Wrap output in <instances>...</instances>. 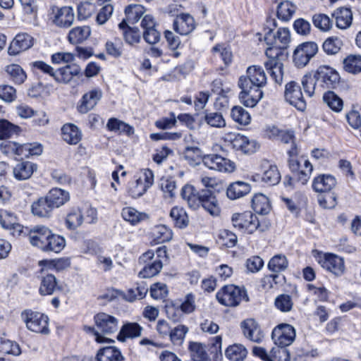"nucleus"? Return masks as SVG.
<instances>
[{"label":"nucleus","instance_id":"nucleus-1","mask_svg":"<svg viewBox=\"0 0 361 361\" xmlns=\"http://www.w3.org/2000/svg\"><path fill=\"white\" fill-rule=\"evenodd\" d=\"M181 196L188 206L193 209H197L201 205L213 216H217L220 214V208L216 197L209 188L202 190L200 193H197L192 185H187L182 188Z\"/></svg>","mask_w":361,"mask_h":361},{"label":"nucleus","instance_id":"nucleus-2","mask_svg":"<svg viewBox=\"0 0 361 361\" xmlns=\"http://www.w3.org/2000/svg\"><path fill=\"white\" fill-rule=\"evenodd\" d=\"M97 329L94 327H86V330L93 334L97 343L114 342L113 340L100 334H112L118 329V320L114 316L104 312L98 313L94 316Z\"/></svg>","mask_w":361,"mask_h":361},{"label":"nucleus","instance_id":"nucleus-3","mask_svg":"<svg viewBox=\"0 0 361 361\" xmlns=\"http://www.w3.org/2000/svg\"><path fill=\"white\" fill-rule=\"evenodd\" d=\"M276 22L274 18H269L267 20L264 27V41L267 44H276L284 49L287 48L290 42V33L288 28H279L276 32L274 30L276 27Z\"/></svg>","mask_w":361,"mask_h":361},{"label":"nucleus","instance_id":"nucleus-4","mask_svg":"<svg viewBox=\"0 0 361 361\" xmlns=\"http://www.w3.org/2000/svg\"><path fill=\"white\" fill-rule=\"evenodd\" d=\"M218 302L226 307H236L244 300H249L244 288L234 285H227L222 287L216 295Z\"/></svg>","mask_w":361,"mask_h":361},{"label":"nucleus","instance_id":"nucleus-5","mask_svg":"<svg viewBox=\"0 0 361 361\" xmlns=\"http://www.w3.org/2000/svg\"><path fill=\"white\" fill-rule=\"evenodd\" d=\"M231 222L235 228L248 234H252L259 228L257 216L250 211L233 214Z\"/></svg>","mask_w":361,"mask_h":361},{"label":"nucleus","instance_id":"nucleus-6","mask_svg":"<svg viewBox=\"0 0 361 361\" xmlns=\"http://www.w3.org/2000/svg\"><path fill=\"white\" fill-rule=\"evenodd\" d=\"M314 74L317 85L320 87L321 91L325 89L336 88L340 81L338 72L327 66H319Z\"/></svg>","mask_w":361,"mask_h":361},{"label":"nucleus","instance_id":"nucleus-7","mask_svg":"<svg viewBox=\"0 0 361 361\" xmlns=\"http://www.w3.org/2000/svg\"><path fill=\"white\" fill-rule=\"evenodd\" d=\"M296 336L295 328L288 324H280L272 331L271 338L274 343L281 348H286L293 343Z\"/></svg>","mask_w":361,"mask_h":361},{"label":"nucleus","instance_id":"nucleus-8","mask_svg":"<svg viewBox=\"0 0 361 361\" xmlns=\"http://www.w3.org/2000/svg\"><path fill=\"white\" fill-rule=\"evenodd\" d=\"M225 140L229 142L233 149L241 151L244 154H252L259 147L255 140L250 139L241 134H228Z\"/></svg>","mask_w":361,"mask_h":361},{"label":"nucleus","instance_id":"nucleus-9","mask_svg":"<svg viewBox=\"0 0 361 361\" xmlns=\"http://www.w3.org/2000/svg\"><path fill=\"white\" fill-rule=\"evenodd\" d=\"M289 168L292 172L298 173V182L302 185H305L310 178L313 166L312 164L305 158L299 159L295 157H290Z\"/></svg>","mask_w":361,"mask_h":361},{"label":"nucleus","instance_id":"nucleus-10","mask_svg":"<svg viewBox=\"0 0 361 361\" xmlns=\"http://www.w3.org/2000/svg\"><path fill=\"white\" fill-rule=\"evenodd\" d=\"M252 353L263 361H290V355L286 348L273 347L268 353L265 348L260 346L252 348Z\"/></svg>","mask_w":361,"mask_h":361},{"label":"nucleus","instance_id":"nucleus-11","mask_svg":"<svg viewBox=\"0 0 361 361\" xmlns=\"http://www.w3.org/2000/svg\"><path fill=\"white\" fill-rule=\"evenodd\" d=\"M317 44L313 42H307L300 44L293 52V61L296 66L304 67L317 54Z\"/></svg>","mask_w":361,"mask_h":361},{"label":"nucleus","instance_id":"nucleus-12","mask_svg":"<svg viewBox=\"0 0 361 361\" xmlns=\"http://www.w3.org/2000/svg\"><path fill=\"white\" fill-rule=\"evenodd\" d=\"M285 99L299 111L306 109V102L300 85L295 81H290L286 85L284 92Z\"/></svg>","mask_w":361,"mask_h":361},{"label":"nucleus","instance_id":"nucleus-13","mask_svg":"<svg viewBox=\"0 0 361 361\" xmlns=\"http://www.w3.org/2000/svg\"><path fill=\"white\" fill-rule=\"evenodd\" d=\"M238 87L241 89L239 99L242 104L247 107H254L263 97L261 89L238 80Z\"/></svg>","mask_w":361,"mask_h":361},{"label":"nucleus","instance_id":"nucleus-14","mask_svg":"<svg viewBox=\"0 0 361 361\" xmlns=\"http://www.w3.org/2000/svg\"><path fill=\"white\" fill-rule=\"evenodd\" d=\"M25 324L27 328L35 333H48V317L37 312L26 310Z\"/></svg>","mask_w":361,"mask_h":361},{"label":"nucleus","instance_id":"nucleus-15","mask_svg":"<svg viewBox=\"0 0 361 361\" xmlns=\"http://www.w3.org/2000/svg\"><path fill=\"white\" fill-rule=\"evenodd\" d=\"M202 162L209 169L220 172H232L235 169L233 162L217 154L204 155Z\"/></svg>","mask_w":361,"mask_h":361},{"label":"nucleus","instance_id":"nucleus-16","mask_svg":"<svg viewBox=\"0 0 361 361\" xmlns=\"http://www.w3.org/2000/svg\"><path fill=\"white\" fill-rule=\"evenodd\" d=\"M262 173H256L251 176V180L255 182L262 181L267 185H275L281 180V174L275 165L265 163L262 165Z\"/></svg>","mask_w":361,"mask_h":361},{"label":"nucleus","instance_id":"nucleus-17","mask_svg":"<svg viewBox=\"0 0 361 361\" xmlns=\"http://www.w3.org/2000/svg\"><path fill=\"white\" fill-rule=\"evenodd\" d=\"M52 22L59 27H69L73 23L75 15L73 10L70 6H63L61 8L53 6Z\"/></svg>","mask_w":361,"mask_h":361},{"label":"nucleus","instance_id":"nucleus-18","mask_svg":"<svg viewBox=\"0 0 361 361\" xmlns=\"http://www.w3.org/2000/svg\"><path fill=\"white\" fill-rule=\"evenodd\" d=\"M239 80L261 89L267 84V76L261 66H251L247 68L246 75L241 76Z\"/></svg>","mask_w":361,"mask_h":361},{"label":"nucleus","instance_id":"nucleus-19","mask_svg":"<svg viewBox=\"0 0 361 361\" xmlns=\"http://www.w3.org/2000/svg\"><path fill=\"white\" fill-rule=\"evenodd\" d=\"M27 231V237L30 243L42 250L51 230L43 225H37L31 228H26Z\"/></svg>","mask_w":361,"mask_h":361},{"label":"nucleus","instance_id":"nucleus-20","mask_svg":"<svg viewBox=\"0 0 361 361\" xmlns=\"http://www.w3.org/2000/svg\"><path fill=\"white\" fill-rule=\"evenodd\" d=\"M322 267L334 275L341 276L345 271L343 259L334 254H326L319 261Z\"/></svg>","mask_w":361,"mask_h":361},{"label":"nucleus","instance_id":"nucleus-21","mask_svg":"<svg viewBox=\"0 0 361 361\" xmlns=\"http://www.w3.org/2000/svg\"><path fill=\"white\" fill-rule=\"evenodd\" d=\"M102 92L100 89H93L85 93L78 106V110L81 114H86L92 110L101 99Z\"/></svg>","mask_w":361,"mask_h":361},{"label":"nucleus","instance_id":"nucleus-22","mask_svg":"<svg viewBox=\"0 0 361 361\" xmlns=\"http://www.w3.org/2000/svg\"><path fill=\"white\" fill-rule=\"evenodd\" d=\"M195 27L193 17L188 13H181L173 21L174 30L181 35H187L192 32Z\"/></svg>","mask_w":361,"mask_h":361},{"label":"nucleus","instance_id":"nucleus-23","mask_svg":"<svg viewBox=\"0 0 361 361\" xmlns=\"http://www.w3.org/2000/svg\"><path fill=\"white\" fill-rule=\"evenodd\" d=\"M334 176L329 174H321L315 177L312 182V189L319 193L330 192L336 185Z\"/></svg>","mask_w":361,"mask_h":361},{"label":"nucleus","instance_id":"nucleus-24","mask_svg":"<svg viewBox=\"0 0 361 361\" xmlns=\"http://www.w3.org/2000/svg\"><path fill=\"white\" fill-rule=\"evenodd\" d=\"M241 328L244 336L249 340L255 343H260L262 341L264 334L255 319H248L243 321L241 323Z\"/></svg>","mask_w":361,"mask_h":361},{"label":"nucleus","instance_id":"nucleus-25","mask_svg":"<svg viewBox=\"0 0 361 361\" xmlns=\"http://www.w3.org/2000/svg\"><path fill=\"white\" fill-rule=\"evenodd\" d=\"M80 71L81 68L78 65L68 64L55 71L54 79L57 82L66 84L71 82L74 76L80 74Z\"/></svg>","mask_w":361,"mask_h":361},{"label":"nucleus","instance_id":"nucleus-26","mask_svg":"<svg viewBox=\"0 0 361 361\" xmlns=\"http://www.w3.org/2000/svg\"><path fill=\"white\" fill-rule=\"evenodd\" d=\"M54 209L46 196L39 197L31 204L32 214L39 218H49Z\"/></svg>","mask_w":361,"mask_h":361},{"label":"nucleus","instance_id":"nucleus-27","mask_svg":"<svg viewBox=\"0 0 361 361\" xmlns=\"http://www.w3.org/2000/svg\"><path fill=\"white\" fill-rule=\"evenodd\" d=\"M63 140L70 145H77L82 139V132L73 123H66L61 128Z\"/></svg>","mask_w":361,"mask_h":361},{"label":"nucleus","instance_id":"nucleus-28","mask_svg":"<svg viewBox=\"0 0 361 361\" xmlns=\"http://www.w3.org/2000/svg\"><path fill=\"white\" fill-rule=\"evenodd\" d=\"M45 196L54 209L60 207L70 200L68 192L58 188H52Z\"/></svg>","mask_w":361,"mask_h":361},{"label":"nucleus","instance_id":"nucleus-29","mask_svg":"<svg viewBox=\"0 0 361 361\" xmlns=\"http://www.w3.org/2000/svg\"><path fill=\"white\" fill-rule=\"evenodd\" d=\"M66 246V240L60 235L54 233L51 231L45 242L42 251L59 253Z\"/></svg>","mask_w":361,"mask_h":361},{"label":"nucleus","instance_id":"nucleus-30","mask_svg":"<svg viewBox=\"0 0 361 361\" xmlns=\"http://www.w3.org/2000/svg\"><path fill=\"white\" fill-rule=\"evenodd\" d=\"M90 35L91 29L89 26H78L69 31L68 40L72 44H78L87 40Z\"/></svg>","mask_w":361,"mask_h":361},{"label":"nucleus","instance_id":"nucleus-31","mask_svg":"<svg viewBox=\"0 0 361 361\" xmlns=\"http://www.w3.org/2000/svg\"><path fill=\"white\" fill-rule=\"evenodd\" d=\"M118 27L126 43L133 45L140 42V33L137 27H130L126 20H123L119 23Z\"/></svg>","mask_w":361,"mask_h":361},{"label":"nucleus","instance_id":"nucleus-32","mask_svg":"<svg viewBox=\"0 0 361 361\" xmlns=\"http://www.w3.org/2000/svg\"><path fill=\"white\" fill-rule=\"evenodd\" d=\"M97 361H123L121 351L114 346H107L98 350L96 356Z\"/></svg>","mask_w":361,"mask_h":361},{"label":"nucleus","instance_id":"nucleus-33","mask_svg":"<svg viewBox=\"0 0 361 361\" xmlns=\"http://www.w3.org/2000/svg\"><path fill=\"white\" fill-rule=\"evenodd\" d=\"M142 328L137 323H127L121 327L117 338L124 342L126 338H133L141 336Z\"/></svg>","mask_w":361,"mask_h":361},{"label":"nucleus","instance_id":"nucleus-34","mask_svg":"<svg viewBox=\"0 0 361 361\" xmlns=\"http://www.w3.org/2000/svg\"><path fill=\"white\" fill-rule=\"evenodd\" d=\"M250 185L243 181L231 183L227 188L226 194L229 199L235 200L242 197L250 192Z\"/></svg>","mask_w":361,"mask_h":361},{"label":"nucleus","instance_id":"nucleus-35","mask_svg":"<svg viewBox=\"0 0 361 361\" xmlns=\"http://www.w3.org/2000/svg\"><path fill=\"white\" fill-rule=\"evenodd\" d=\"M152 238L157 243H164L170 241L173 238L172 230L164 225L155 226L152 230Z\"/></svg>","mask_w":361,"mask_h":361},{"label":"nucleus","instance_id":"nucleus-36","mask_svg":"<svg viewBox=\"0 0 361 361\" xmlns=\"http://www.w3.org/2000/svg\"><path fill=\"white\" fill-rule=\"evenodd\" d=\"M58 289L60 288L54 274H50L42 276L39 288V292L42 295H52Z\"/></svg>","mask_w":361,"mask_h":361},{"label":"nucleus","instance_id":"nucleus-37","mask_svg":"<svg viewBox=\"0 0 361 361\" xmlns=\"http://www.w3.org/2000/svg\"><path fill=\"white\" fill-rule=\"evenodd\" d=\"M247 355L246 348L238 343L229 345L225 350L226 357L230 361H243Z\"/></svg>","mask_w":361,"mask_h":361},{"label":"nucleus","instance_id":"nucleus-38","mask_svg":"<svg viewBox=\"0 0 361 361\" xmlns=\"http://www.w3.org/2000/svg\"><path fill=\"white\" fill-rule=\"evenodd\" d=\"M121 215L125 221L130 223L132 225H136L148 219V215L146 213L140 212L130 207L123 208Z\"/></svg>","mask_w":361,"mask_h":361},{"label":"nucleus","instance_id":"nucleus-39","mask_svg":"<svg viewBox=\"0 0 361 361\" xmlns=\"http://www.w3.org/2000/svg\"><path fill=\"white\" fill-rule=\"evenodd\" d=\"M265 67L270 74L271 78L277 84H281L283 78V65L281 61H268L265 63Z\"/></svg>","mask_w":361,"mask_h":361},{"label":"nucleus","instance_id":"nucleus-40","mask_svg":"<svg viewBox=\"0 0 361 361\" xmlns=\"http://www.w3.org/2000/svg\"><path fill=\"white\" fill-rule=\"evenodd\" d=\"M334 16L336 25L340 29H346L352 23L353 14L349 8H341L335 12Z\"/></svg>","mask_w":361,"mask_h":361},{"label":"nucleus","instance_id":"nucleus-41","mask_svg":"<svg viewBox=\"0 0 361 361\" xmlns=\"http://www.w3.org/2000/svg\"><path fill=\"white\" fill-rule=\"evenodd\" d=\"M1 149L4 154L13 157L18 161H21L23 158V145L16 142H8L1 145Z\"/></svg>","mask_w":361,"mask_h":361},{"label":"nucleus","instance_id":"nucleus-42","mask_svg":"<svg viewBox=\"0 0 361 361\" xmlns=\"http://www.w3.org/2000/svg\"><path fill=\"white\" fill-rule=\"evenodd\" d=\"M4 219H12L13 215L8 213L6 210L1 209L0 210V224L1 226L6 229H10L12 231L11 233L14 236H20L21 233L23 232V226L19 224H17L16 221L9 220L8 223L6 224Z\"/></svg>","mask_w":361,"mask_h":361},{"label":"nucleus","instance_id":"nucleus-43","mask_svg":"<svg viewBox=\"0 0 361 361\" xmlns=\"http://www.w3.org/2000/svg\"><path fill=\"white\" fill-rule=\"evenodd\" d=\"M252 207L256 213L267 214L270 209L268 197L262 193L255 195L252 200Z\"/></svg>","mask_w":361,"mask_h":361},{"label":"nucleus","instance_id":"nucleus-44","mask_svg":"<svg viewBox=\"0 0 361 361\" xmlns=\"http://www.w3.org/2000/svg\"><path fill=\"white\" fill-rule=\"evenodd\" d=\"M288 267L287 257L282 254L276 255L268 263V269L273 273L279 274L285 271Z\"/></svg>","mask_w":361,"mask_h":361},{"label":"nucleus","instance_id":"nucleus-45","mask_svg":"<svg viewBox=\"0 0 361 361\" xmlns=\"http://www.w3.org/2000/svg\"><path fill=\"white\" fill-rule=\"evenodd\" d=\"M296 7L289 1L281 2L277 6L276 15L282 21H288L294 15Z\"/></svg>","mask_w":361,"mask_h":361},{"label":"nucleus","instance_id":"nucleus-46","mask_svg":"<svg viewBox=\"0 0 361 361\" xmlns=\"http://www.w3.org/2000/svg\"><path fill=\"white\" fill-rule=\"evenodd\" d=\"M8 54L10 60H18L23 54V35L20 34L16 35L14 39L11 41L8 49Z\"/></svg>","mask_w":361,"mask_h":361},{"label":"nucleus","instance_id":"nucleus-47","mask_svg":"<svg viewBox=\"0 0 361 361\" xmlns=\"http://www.w3.org/2000/svg\"><path fill=\"white\" fill-rule=\"evenodd\" d=\"M189 350L193 361H209L205 346L202 343L191 342L189 345Z\"/></svg>","mask_w":361,"mask_h":361},{"label":"nucleus","instance_id":"nucleus-48","mask_svg":"<svg viewBox=\"0 0 361 361\" xmlns=\"http://www.w3.org/2000/svg\"><path fill=\"white\" fill-rule=\"evenodd\" d=\"M21 129L7 120H0V140H4L11 137L16 135L20 134Z\"/></svg>","mask_w":361,"mask_h":361},{"label":"nucleus","instance_id":"nucleus-49","mask_svg":"<svg viewBox=\"0 0 361 361\" xmlns=\"http://www.w3.org/2000/svg\"><path fill=\"white\" fill-rule=\"evenodd\" d=\"M323 101L335 112H340L343 109V100L332 91H327L324 94Z\"/></svg>","mask_w":361,"mask_h":361},{"label":"nucleus","instance_id":"nucleus-50","mask_svg":"<svg viewBox=\"0 0 361 361\" xmlns=\"http://www.w3.org/2000/svg\"><path fill=\"white\" fill-rule=\"evenodd\" d=\"M82 221L83 217L80 209L73 208L67 214L66 219V227L70 230H75L82 225Z\"/></svg>","mask_w":361,"mask_h":361},{"label":"nucleus","instance_id":"nucleus-51","mask_svg":"<svg viewBox=\"0 0 361 361\" xmlns=\"http://www.w3.org/2000/svg\"><path fill=\"white\" fill-rule=\"evenodd\" d=\"M301 84L305 94L310 97L314 95L315 91L321 92L320 87L317 85L315 74L313 76L311 74L305 75L301 80Z\"/></svg>","mask_w":361,"mask_h":361},{"label":"nucleus","instance_id":"nucleus-52","mask_svg":"<svg viewBox=\"0 0 361 361\" xmlns=\"http://www.w3.org/2000/svg\"><path fill=\"white\" fill-rule=\"evenodd\" d=\"M145 9L144 7L141 5L138 4H133L127 6L125 9V14L126 18L125 19L126 21L130 23H135L137 22L140 18L144 14Z\"/></svg>","mask_w":361,"mask_h":361},{"label":"nucleus","instance_id":"nucleus-53","mask_svg":"<svg viewBox=\"0 0 361 361\" xmlns=\"http://www.w3.org/2000/svg\"><path fill=\"white\" fill-rule=\"evenodd\" d=\"M231 116L235 122L243 126L248 125L251 121L250 114L243 107L238 106L232 108Z\"/></svg>","mask_w":361,"mask_h":361},{"label":"nucleus","instance_id":"nucleus-54","mask_svg":"<svg viewBox=\"0 0 361 361\" xmlns=\"http://www.w3.org/2000/svg\"><path fill=\"white\" fill-rule=\"evenodd\" d=\"M344 69L350 73L356 74L361 72V56L350 55L343 61Z\"/></svg>","mask_w":361,"mask_h":361},{"label":"nucleus","instance_id":"nucleus-55","mask_svg":"<svg viewBox=\"0 0 361 361\" xmlns=\"http://www.w3.org/2000/svg\"><path fill=\"white\" fill-rule=\"evenodd\" d=\"M163 263L161 259H156L153 262L146 264L139 272L141 278H151L157 275L161 270Z\"/></svg>","mask_w":361,"mask_h":361},{"label":"nucleus","instance_id":"nucleus-56","mask_svg":"<svg viewBox=\"0 0 361 361\" xmlns=\"http://www.w3.org/2000/svg\"><path fill=\"white\" fill-rule=\"evenodd\" d=\"M313 25L322 31L329 30L333 25V21L330 18L324 13H316L312 18Z\"/></svg>","mask_w":361,"mask_h":361},{"label":"nucleus","instance_id":"nucleus-57","mask_svg":"<svg viewBox=\"0 0 361 361\" xmlns=\"http://www.w3.org/2000/svg\"><path fill=\"white\" fill-rule=\"evenodd\" d=\"M343 46L342 40L337 37L327 38L323 43V50L327 54L334 55L337 54Z\"/></svg>","mask_w":361,"mask_h":361},{"label":"nucleus","instance_id":"nucleus-58","mask_svg":"<svg viewBox=\"0 0 361 361\" xmlns=\"http://www.w3.org/2000/svg\"><path fill=\"white\" fill-rule=\"evenodd\" d=\"M170 216L177 227L182 228L188 226V218L186 212L183 209L178 207L172 208Z\"/></svg>","mask_w":361,"mask_h":361},{"label":"nucleus","instance_id":"nucleus-59","mask_svg":"<svg viewBox=\"0 0 361 361\" xmlns=\"http://www.w3.org/2000/svg\"><path fill=\"white\" fill-rule=\"evenodd\" d=\"M0 353L18 355L21 350L18 343L4 338H0Z\"/></svg>","mask_w":361,"mask_h":361},{"label":"nucleus","instance_id":"nucleus-60","mask_svg":"<svg viewBox=\"0 0 361 361\" xmlns=\"http://www.w3.org/2000/svg\"><path fill=\"white\" fill-rule=\"evenodd\" d=\"M184 158L192 164H197L202 161V151L197 147H187L183 152Z\"/></svg>","mask_w":361,"mask_h":361},{"label":"nucleus","instance_id":"nucleus-61","mask_svg":"<svg viewBox=\"0 0 361 361\" xmlns=\"http://www.w3.org/2000/svg\"><path fill=\"white\" fill-rule=\"evenodd\" d=\"M204 120L211 127L223 128L226 126V121L221 113L207 112Z\"/></svg>","mask_w":361,"mask_h":361},{"label":"nucleus","instance_id":"nucleus-62","mask_svg":"<svg viewBox=\"0 0 361 361\" xmlns=\"http://www.w3.org/2000/svg\"><path fill=\"white\" fill-rule=\"evenodd\" d=\"M147 190L148 188L142 182V178H138L129 184L128 192L133 198L136 199L143 195Z\"/></svg>","mask_w":361,"mask_h":361},{"label":"nucleus","instance_id":"nucleus-63","mask_svg":"<svg viewBox=\"0 0 361 361\" xmlns=\"http://www.w3.org/2000/svg\"><path fill=\"white\" fill-rule=\"evenodd\" d=\"M274 305L280 311L287 312L291 310L293 303L290 295L282 294L276 298Z\"/></svg>","mask_w":361,"mask_h":361},{"label":"nucleus","instance_id":"nucleus-64","mask_svg":"<svg viewBox=\"0 0 361 361\" xmlns=\"http://www.w3.org/2000/svg\"><path fill=\"white\" fill-rule=\"evenodd\" d=\"M183 313H192L196 308L195 296L192 293H188L178 307Z\"/></svg>","mask_w":361,"mask_h":361}]
</instances>
